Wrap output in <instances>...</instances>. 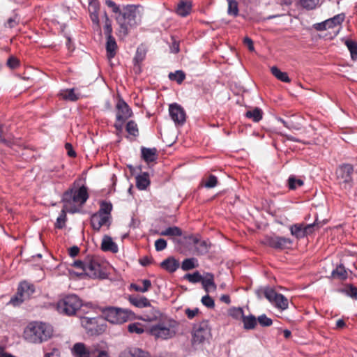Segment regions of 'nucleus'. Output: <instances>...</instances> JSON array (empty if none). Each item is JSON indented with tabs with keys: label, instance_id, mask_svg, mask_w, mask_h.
<instances>
[{
	"label": "nucleus",
	"instance_id": "1",
	"mask_svg": "<svg viewBox=\"0 0 357 357\" xmlns=\"http://www.w3.org/2000/svg\"><path fill=\"white\" fill-rule=\"evenodd\" d=\"M105 4L112 8V13L115 14L114 19L119 25L118 36L126 37L128 34L129 29L137 24L136 18L138 6L128 4L121 8L119 5L112 0H106Z\"/></svg>",
	"mask_w": 357,
	"mask_h": 357
},
{
	"label": "nucleus",
	"instance_id": "2",
	"mask_svg": "<svg viewBox=\"0 0 357 357\" xmlns=\"http://www.w3.org/2000/svg\"><path fill=\"white\" fill-rule=\"evenodd\" d=\"M89 199L88 188L85 185L77 188L74 185L66 190L62 197L64 208L69 213H75L79 211Z\"/></svg>",
	"mask_w": 357,
	"mask_h": 357
},
{
	"label": "nucleus",
	"instance_id": "3",
	"mask_svg": "<svg viewBox=\"0 0 357 357\" xmlns=\"http://www.w3.org/2000/svg\"><path fill=\"white\" fill-rule=\"evenodd\" d=\"M53 334L52 327L41 321L29 323L24 331V339L33 344H40L48 340Z\"/></svg>",
	"mask_w": 357,
	"mask_h": 357
},
{
	"label": "nucleus",
	"instance_id": "4",
	"mask_svg": "<svg viewBox=\"0 0 357 357\" xmlns=\"http://www.w3.org/2000/svg\"><path fill=\"white\" fill-rule=\"evenodd\" d=\"M77 269V275H86L91 278H105L106 273L98 258L88 257L84 260H75L71 264Z\"/></svg>",
	"mask_w": 357,
	"mask_h": 357
},
{
	"label": "nucleus",
	"instance_id": "5",
	"mask_svg": "<svg viewBox=\"0 0 357 357\" xmlns=\"http://www.w3.org/2000/svg\"><path fill=\"white\" fill-rule=\"evenodd\" d=\"M178 324L173 319H165L149 328V333L155 339L168 340L176 334V328Z\"/></svg>",
	"mask_w": 357,
	"mask_h": 357
},
{
	"label": "nucleus",
	"instance_id": "6",
	"mask_svg": "<svg viewBox=\"0 0 357 357\" xmlns=\"http://www.w3.org/2000/svg\"><path fill=\"white\" fill-rule=\"evenodd\" d=\"M102 314L104 320L114 324L125 323L134 316V313L130 310L112 306L102 308Z\"/></svg>",
	"mask_w": 357,
	"mask_h": 357
},
{
	"label": "nucleus",
	"instance_id": "7",
	"mask_svg": "<svg viewBox=\"0 0 357 357\" xmlns=\"http://www.w3.org/2000/svg\"><path fill=\"white\" fill-rule=\"evenodd\" d=\"M82 305V300L76 295H69L57 303L56 309L60 314L72 316Z\"/></svg>",
	"mask_w": 357,
	"mask_h": 357
},
{
	"label": "nucleus",
	"instance_id": "8",
	"mask_svg": "<svg viewBox=\"0 0 357 357\" xmlns=\"http://www.w3.org/2000/svg\"><path fill=\"white\" fill-rule=\"evenodd\" d=\"M81 324L91 335L101 334L107 328L103 317H82Z\"/></svg>",
	"mask_w": 357,
	"mask_h": 357
},
{
	"label": "nucleus",
	"instance_id": "9",
	"mask_svg": "<svg viewBox=\"0 0 357 357\" xmlns=\"http://www.w3.org/2000/svg\"><path fill=\"white\" fill-rule=\"evenodd\" d=\"M264 294L266 298L276 308L282 311L288 308L289 301L284 295L276 292L271 288H266Z\"/></svg>",
	"mask_w": 357,
	"mask_h": 357
},
{
	"label": "nucleus",
	"instance_id": "10",
	"mask_svg": "<svg viewBox=\"0 0 357 357\" xmlns=\"http://www.w3.org/2000/svg\"><path fill=\"white\" fill-rule=\"evenodd\" d=\"M211 335V328L207 321H203L195 325L192 333V342L200 344L207 340Z\"/></svg>",
	"mask_w": 357,
	"mask_h": 357
},
{
	"label": "nucleus",
	"instance_id": "11",
	"mask_svg": "<svg viewBox=\"0 0 357 357\" xmlns=\"http://www.w3.org/2000/svg\"><path fill=\"white\" fill-rule=\"evenodd\" d=\"M263 243L275 250H284L291 245L292 241L289 238L272 235L266 236Z\"/></svg>",
	"mask_w": 357,
	"mask_h": 357
},
{
	"label": "nucleus",
	"instance_id": "12",
	"mask_svg": "<svg viewBox=\"0 0 357 357\" xmlns=\"http://www.w3.org/2000/svg\"><path fill=\"white\" fill-rule=\"evenodd\" d=\"M98 351V346L87 347L84 343L77 342L71 348L73 357H91Z\"/></svg>",
	"mask_w": 357,
	"mask_h": 357
},
{
	"label": "nucleus",
	"instance_id": "13",
	"mask_svg": "<svg viewBox=\"0 0 357 357\" xmlns=\"http://www.w3.org/2000/svg\"><path fill=\"white\" fill-rule=\"evenodd\" d=\"M169 112L171 119L176 125L182 126L186 120V114L184 109L177 103L169 105Z\"/></svg>",
	"mask_w": 357,
	"mask_h": 357
},
{
	"label": "nucleus",
	"instance_id": "14",
	"mask_svg": "<svg viewBox=\"0 0 357 357\" xmlns=\"http://www.w3.org/2000/svg\"><path fill=\"white\" fill-rule=\"evenodd\" d=\"M116 121L125 122L132 116V110L128 105L123 100L119 99L116 105Z\"/></svg>",
	"mask_w": 357,
	"mask_h": 357
},
{
	"label": "nucleus",
	"instance_id": "15",
	"mask_svg": "<svg viewBox=\"0 0 357 357\" xmlns=\"http://www.w3.org/2000/svg\"><path fill=\"white\" fill-rule=\"evenodd\" d=\"M354 172V167L350 164H343L340 165L336 170L337 178L344 182L349 183L352 180V174Z\"/></svg>",
	"mask_w": 357,
	"mask_h": 357
},
{
	"label": "nucleus",
	"instance_id": "16",
	"mask_svg": "<svg viewBox=\"0 0 357 357\" xmlns=\"http://www.w3.org/2000/svg\"><path fill=\"white\" fill-rule=\"evenodd\" d=\"M110 218L98 213H93L91 217V225L92 228L98 231L102 226L109 227Z\"/></svg>",
	"mask_w": 357,
	"mask_h": 357
},
{
	"label": "nucleus",
	"instance_id": "17",
	"mask_svg": "<svg viewBox=\"0 0 357 357\" xmlns=\"http://www.w3.org/2000/svg\"><path fill=\"white\" fill-rule=\"evenodd\" d=\"M119 357H151L149 353L137 347H128L122 351Z\"/></svg>",
	"mask_w": 357,
	"mask_h": 357
},
{
	"label": "nucleus",
	"instance_id": "18",
	"mask_svg": "<svg viewBox=\"0 0 357 357\" xmlns=\"http://www.w3.org/2000/svg\"><path fill=\"white\" fill-rule=\"evenodd\" d=\"M0 143L11 146L14 144V137L13 135L8 132V127L0 124Z\"/></svg>",
	"mask_w": 357,
	"mask_h": 357
},
{
	"label": "nucleus",
	"instance_id": "19",
	"mask_svg": "<svg viewBox=\"0 0 357 357\" xmlns=\"http://www.w3.org/2000/svg\"><path fill=\"white\" fill-rule=\"evenodd\" d=\"M202 284L206 293L211 291H214L217 289V285L214 282V275L211 273H206L204 274Z\"/></svg>",
	"mask_w": 357,
	"mask_h": 357
},
{
	"label": "nucleus",
	"instance_id": "20",
	"mask_svg": "<svg viewBox=\"0 0 357 357\" xmlns=\"http://www.w3.org/2000/svg\"><path fill=\"white\" fill-rule=\"evenodd\" d=\"M128 301L132 305L139 308L151 306L149 300L145 296L130 295L128 297Z\"/></svg>",
	"mask_w": 357,
	"mask_h": 357
},
{
	"label": "nucleus",
	"instance_id": "21",
	"mask_svg": "<svg viewBox=\"0 0 357 357\" xmlns=\"http://www.w3.org/2000/svg\"><path fill=\"white\" fill-rule=\"evenodd\" d=\"M101 249L105 252H112L116 253L119 250L117 245L113 241L109 236H105L102 240Z\"/></svg>",
	"mask_w": 357,
	"mask_h": 357
},
{
	"label": "nucleus",
	"instance_id": "22",
	"mask_svg": "<svg viewBox=\"0 0 357 357\" xmlns=\"http://www.w3.org/2000/svg\"><path fill=\"white\" fill-rule=\"evenodd\" d=\"M179 266L178 261L174 257H168L160 263V267L169 273H174Z\"/></svg>",
	"mask_w": 357,
	"mask_h": 357
},
{
	"label": "nucleus",
	"instance_id": "23",
	"mask_svg": "<svg viewBox=\"0 0 357 357\" xmlns=\"http://www.w3.org/2000/svg\"><path fill=\"white\" fill-rule=\"evenodd\" d=\"M142 157L147 162H153L157 159V149L155 148L141 149Z\"/></svg>",
	"mask_w": 357,
	"mask_h": 357
},
{
	"label": "nucleus",
	"instance_id": "24",
	"mask_svg": "<svg viewBox=\"0 0 357 357\" xmlns=\"http://www.w3.org/2000/svg\"><path fill=\"white\" fill-rule=\"evenodd\" d=\"M192 4L190 1H181L176 7V13L181 16L186 17L190 13Z\"/></svg>",
	"mask_w": 357,
	"mask_h": 357
},
{
	"label": "nucleus",
	"instance_id": "25",
	"mask_svg": "<svg viewBox=\"0 0 357 357\" xmlns=\"http://www.w3.org/2000/svg\"><path fill=\"white\" fill-rule=\"evenodd\" d=\"M150 185L149 175L144 172L136 176V186L139 190H144Z\"/></svg>",
	"mask_w": 357,
	"mask_h": 357
},
{
	"label": "nucleus",
	"instance_id": "26",
	"mask_svg": "<svg viewBox=\"0 0 357 357\" xmlns=\"http://www.w3.org/2000/svg\"><path fill=\"white\" fill-rule=\"evenodd\" d=\"M118 46L116 42L115 38H107L106 42V52H107V56L108 59H111L114 58L116 54Z\"/></svg>",
	"mask_w": 357,
	"mask_h": 357
},
{
	"label": "nucleus",
	"instance_id": "27",
	"mask_svg": "<svg viewBox=\"0 0 357 357\" xmlns=\"http://www.w3.org/2000/svg\"><path fill=\"white\" fill-rule=\"evenodd\" d=\"M18 289L26 298H29L35 291L34 286L26 281L21 282Z\"/></svg>",
	"mask_w": 357,
	"mask_h": 357
},
{
	"label": "nucleus",
	"instance_id": "28",
	"mask_svg": "<svg viewBox=\"0 0 357 357\" xmlns=\"http://www.w3.org/2000/svg\"><path fill=\"white\" fill-rule=\"evenodd\" d=\"M246 118L252 119L254 122L257 123L262 119L263 111L259 107H255L252 110H248L245 114Z\"/></svg>",
	"mask_w": 357,
	"mask_h": 357
},
{
	"label": "nucleus",
	"instance_id": "29",
	"mask_svg": "<svg viewBox=\"0 0 357 357\" xmlns=\"http://www.w3.org/2000/svg\"><path fill=\"white\" fill-rule=\"evenodd\" d=\"M241 320L243 324V328L245 330H252L257 324V319L252 314L248 316L244 315Z\"/></svg>",
	"mask_w": 357,
	"mask_h": 357
},
{
	"label": "nucleus",
	"instance_id": "30",
	"mask_svg": "<svg viewBox=\"0 0 357 357\" xmlns=\"http://www.w3.org/2000/svg\"><path fill=\"white\" fill-rule=\"evenodd\" d=\"M59 96L62 99L70 101H76L79 98V95L75 93L74 89L61 90Z\"/></svg>",
	"mask_w": 357,
	"mask_h": 357
},
{
	"label": "nucleus",
	"instance_id": "31",
	"mask_svg": "<svg viewBox=\"0 0 357 357\" xmlns=\"http://www.w3.org/2000/svg\"><path fill=\"white\" fill-rule=\"evenodd\" d=\"M142 286L137 284L132 283L130 285V289L136 291L144 293L148 291L151 287V282L149 280L145 279L142 280Z\"/></svg>",
	"mask_w": 357,
	"mask_h": 357
},
{
	"label": "nucleus",
	"instance_id": "32",
	"mask_svg": "<svg viewBox=\"0 0 357 357\" xmlns=\"http://www.w3.org/2000/svg\"><path fill=\"white\" fill-rule=\"evenodd\" d=\"M271 73L280 81L289 83L291 79H289L288 74L286 72H282L278 67L273 66L271 68Z\"/></svg>",
	"mask_w": 357,
	"mask_h": 357
},
{
	"label": "nucleus",
	"instance_id": "33",
	"mask_svg": "<svg viewBox=\"0 0 357 357\" xmlns=\"http://www.w3.org/2000/svg\"><path fill=\"white\" fill-rule=\"evenodd\" d=\"M291 234L296 238H302L305 236L304 224H295L290 227Z\"/></svg>",
	"mask_w": 357,
	"mask_h": 357
},
{
	"label": "nucleus",
	"instance_id": "34",
	"mask_svg": "<svg viewBox=\"0 0 357 357\" xmlns=\"http://www.w3.org/2000/svg\"><path fill=\"white\" fill-rule=\"evenodd\" d=\"M195 253L198 255H202L208 252L209 243L206 241H201L198 238V242L195 244Z\"/></svg>",
	"mask_w": 357,
	"mask_h": 357
},
{
	"label": "nucleus",
	"instance_id": "35",
	"mask_svg": "<svg viewBox=\"0 0 357 357\" xmlns=\"http://www.w3.org/2000/svg\"><path fill=\"white\" fill-rule=\"evenodd\" d=\"M112 211V204L110 202L102 201L100 205V209L97 212L101 215H103L109 218H112L111 212Z\"/></svg>",
	"mask_w": 357,
	"mask_h": 357
},
{
	"label": "nucleus",
	"instance_id": "36",
	"mask_svg": "<svg viewBox=\"0 0 357 357\" xmlns=\"http://www.w3.org/2000/svg\"><path fill=\"white\" fill-rule=\"evenodd\" d=\"M182 234V230L176 226L167 227L160 233L165 236H181Z\"/></svg>",
	"mask_w": 357,
	"mask_h": 357
},
{
	"label": "nucleus",
	"instance_id": "37",
	"mask_svg": "<svg viewBox=\"0 0 357 357\" xmlns=\"http://www.w3.org/2000/svg\"><path fill=\"white\" fill-rule=\"evenodd\" d=\"M344 18H345L344 14L341 13V14L336 15L333 17L328 19L326 21V22H328L327 23L328 27H329V29H332V28L336 26L337 25L341 24L344 22Z\"/></svg>",
	"mask_w": 357,
	"mask_h": 357
},
{
	"label": "nucleus",
	"instance_id": "38",
	"mask_svg": "<svg viewBox=\"0 0 357 357\" xmlns=\"http://www.w3.org/2000/svg\"><path fill=\"white\" fill-rule=\"evenodd\" d=\"M198 266L197 260L195 258H188L183 261L181 268L183 271H189Z\"/></svg>",
	"mask_w": 357,
	"mask_h": 357
},
{
	"label": "nucleus",
	"instance_id": "39",
	"mask_svg": "<svg viewBox=\"0 0 357 357\" xmlns=\"http://www.w3.org/2000/svg\"><path fill=\"white\" fill-rule=\"evenodd\" d=\"M104 33L107 38H113L112 36V21L109 18L107 14L105 13V25H104Z\"/></svg>",
	"mask_w": 357,
	"mask_h": 357
},
{
	"label": "nucleus",
	"instance_id": "40",
	"mask_svg": "<svg viewBox=\"0 0 357 357\" xmlns=\"http://www.w3.org/2000/svg\"><path fill=\"white\" fill-rule=\"evenodd\" d=\"M298 3L303 8L310 10L317 6L319 3V0H298Z\"/></svg>",
	"mask_w": 357,
	"mask_h": 357
},
{
	"label": "nucleus",
	"instance_id": "41",
	"mask_svg": "<svg viewBox=\"0 0 357 357\" xmlns=\"http://www.w3.org/2000/svg\"><path fill=\"white\" fill-rule=\"evenodd\" d=\"M332 275L333 278L344 280L347 278V272L342 265H339L335 270L332 271Z\"/></svg>",
	"mask_w": 357,
	"mask_h": 357
},
{
	"label": "nucleus",
	"instance_id": "42",
	"mask_svg": "<svg viewBox=\"0 0 357 357\" xmlns=\"http://www.w3.org/2000/svg\"><path fill=\"white\" fill-rule=\"evenodd\" d=\"M26 299H27L26 297H25L17 288V294L10 298L9 303L13 306H17L22 303Z\"/></svg>",
	"mask_w": 357,
	"mask_h": 357
},
{
	"label": "nucleus",
	"instance_id": "43",
	"mask_svg": "<svg viewBox=\"0 0 357 357\" xmlns=\"http://www.w3.org/2000/svg\"><path fill=\"white\" fill-rule=\"evenodd\" d=\"M66 208H63L61 211L59 216L56 219V222L55 223V227L57 229H63L66 225Z\"/></svg>",
	"mask_w": 357,
	"mask_h": 357
},
{
	"label": "nucleus",
	"instance_id": "44",
	"mask_svg": "<svg viewBox=\"0 0 357 357\" xmlns=\"http://www.w3.org/2000/svg\"><path fill=\"white\" fill-rule=\"evenodd\" d=\"M170 80L176 81L178 84H181L185 78V74L182 70H176L174 73L169 74Z\"/></svg>",
	"mask_w": 357,
	"mask_h": 357
},
{
	"label": "nucleus",
	"instance_id": "45",
	"mask_svg": "<svg viewBox=\"0 0 357 357\" xmlns=\"http://www.w3.org/2000/svg\"><path fill=\"white\" fill-rule=\"evenodd\" d=\"M184 278L191 283H197L202 282L204 277L198 271H196L193 273L185 274Z\"/></svg>",
	"mask_w": 357,
	"mask_h": 357
},
{
	"label": "nucleus",
	"instance_id": "46",
	"mask_svg": "<svg viewBox=\"0 0 357 357\" xmlns=\"http://www.w3.org/2000/svg\"><path fill=\"white\" fill-rule=\"evenodd\" d=\"M345 45L350 52L352 60H356L357 58V43L353 40H347Z\"/></svg>",
	"mask_w": 357,
	"mask_h": 357
},
{
	"label": "nucleus",
	"instance_id": "47",
	"mask_svg": "<svg viewBox=\"0 0 357 357\" xmlns=\"http://www.w3.org/2000/svg\"><path fill=\"white\" fill-rule=\"evenodd\" d=\"M228 10L227 13L229 15L237 16L238 15V6L236 0H227Z\"/></svg>",
	"mask_w": 357,
	"mask_h": 357
},
{
	"label": "nucleus",
	"instance_id": "48",
	"mask_svg": "<svg viewBox=\"0 0 357 357\" xmlns=\"http://www.w3.org/2000/svg\"><path fill=\"white\" fill-rule=\"evenodd\" d=\"M126 131L135 137L139 135V130L137 123L134 121H130L126 125Z\"/></svg>",
	"mask_w": 357,
	"mask_h": 357
},
{
	"label": "nucleus",
	"instance_id": "49",
	"mask_svg": "<svg viewBox=\"0 0 357 357\" xmlns=\"http://www.w3.org/2000/svg\"><path fill=\"white\" fill-rule=\"evenodd\" d=\"M90 18L93 22V28L94 30L101 33L100 26V21H99V15L98 13H89Z\"/></svg>",
	"mask_w": 357,
	"mask_h": 357
},
{
	"label": "nucleus",
	"instance_id": "50",
	"mask_svg": "<svg viewBox=\"0 0 357 357\" xmlns=\"http://www.w3.org/2000/svg\"><path fill=\"white\" fill-rule=\"evenodd\" d=\"M229 314L236 319H241L245 315L241 307H233L229 310Z\"/></svg>",
	"mask_w": 357,
	"mask_h": 357
},
{
	"label": "nucleus",
	"instance_id": "51",
	"mask_svg": "<svg viewBox=\"0 0 357 357\" xmlns=\"http://www.w3.org/2000/svg\"><path fill=\"white\" fill-rule=\"evenodd\" d=\"M128 330L130 333H135L137 334H142L144 331V328L142 326V324L139 323H133L129 324L128 326Z\"/></svg>",
	"mask_w": 357,
	"mask_h": 357
},
{
	"label": "nucleus",
	"instance_id": "52",
	"mask_svg": "<svg viewBox=\"0 0 357 357\" xmlns=\"http://www.w3.org/2000/svg\"><path fill=\"white\" fill-rule=\"evenodd\" d=\"M257 321H258L259 324L263 327L270 326L273 324L272 319L264 314L259 316Z\"/></svg>",
	"mask_w": 357,
	"mask_h": 357
},
{
	"label": "nucleus",
	"instance_id": "53",
	"mask_svg": "<svg viewBox=\"0 0 357 357\" xmlns=\"http://www.w3.org/2000/svg\"><path fill=\"white\" fill-rule=\"evenodd\" d=\"M303 185V181L301 179H296L294 177H289L288 179V186L291 190H294L297 186H301Z\"/></svg>",
	"mask_w": 357,
	"mask_h": 357
},
{
	"label": "nucleus",
	"instance_id": "54",
	"mask_svg": "<svg viewBox=\"0 0 357 357\" xmlns=\"http://www.w3.org/2000/svg\"><path fill=\"white\" fill-rule=\"evenodd\" d=\"M218 179L217 177L213 174H211L207 180L205 181L204 186L207 188H212L217 185Z\"/></svg>",
	"mask_w": 357,
	"mask_h": 357
},
{
	"label": "nucleus",
	"instance_id": "55",
	"mask_svg": "<svg viewBox=\"0 0 357 357\" xmlns=\"http://www.w3.org/2000/svg\"><path fill=\"white\" fill-rule=\"evenodd\" d=\"M202 303L208 308H213L215 307L214 300L208 294L202 297Z\"/></svg>",
	"mask_w": 357,
	"mask_h": 357
},
{
	"label": "nucleus",
	"instance_id": "56",
	"mask_svg": "<svg viewBox=\"0 0 357 357\" xmlns=\"http://www.w3.org/2000/svg\"><path fill=\"white\" fill-rule=\"evenodd\" d=\"M167 243L164 238H159L155 241V248L157 251H162L167 248Z\"/></svg>",
	"mask_w": 357,
	"mask_h": 357
},
{
	"label": "nucleus",
	"instance_id": "57",
	"mask_svg": "<svg viewBox=\"0 0 357 357\" xmlns=\"http://www.w3.org/2000/svg\"><path fill=\"white\" fill-rule=\"evenodd\" d=\"M100 4L97 0H89V13H98Z\"/></svg>",
	"mask_w": 357,
	"mask_h": 357
},
{
	"label": "nucleus",
	"instance_id": "58",
	"mask_svg": "<svg viewBox=\"0 0 357 357\" xmlns=\"http://www.w3.org/2000/svg\"><path fill=\"white\" fill-rule=\"evenodd\" d=\"M7 66L11 69H15L20 66V61L14 56H10L7 60Z\"/></svg>",
	"mask_w": 357,
	"mask_h": 357
},
{
	"label": "nucleus",
	"instance_id": "59",
	"mask_svg": "<svg viewBox=\"0 0 357 357\" xmlns=\"http://www.w3.org/2000/svg\"><path fill=\"white\" fill-rule=\"evenodd\" d=\"M317 225V220H316L313 223L304 225V231L305 234V236L313 233L314 230V227Z\"/></svg>",
	"mask_w": 357,
	"mask_h": 357
},
{
	"label": "nucleus",
	"instance_id": "60",
	"mask_svg": "<svg viewBox=\"0 0 357 357\" xmlns=\"http://www.w3.org/2000/svg\"><path fill=\"white\" fill-rule=\"evenodd\" d=\"M199 312V310L198 308L195 309H190L187 308L185 310V313L188 319H193L198 313Z\"/></svg>",
	"mask_w": 357,
	"mask_h": 357
},
{
	"label": "nucleus",
	"instance_id": "61",
	"mask_svg": "<svg viewBox=\"0 0 357 357\" xmlns=\"http://www.w3.org/2000/svg\"><path fill=\"white\" fill-rule=\"evenodd\" d=\"M346 291L348 296L357 300V287L351 285Z\"/></svg>",
	"mask_w": 357,
	"mask_h": 357
},
{
	"label": "nucleus",
	"instance_id": "62",
	"mask_svg": "<svg viewBox=\"0 0 357 357\" xmlns=\"http://www.w3.org/2000/svg\"><path fill=\"white\" fill-rule=\"evenodd\" d=\"M184 238L186 241L187 243H188L189 245H195V244H196L198 242L199 237L197 236L188 235L185 236Z\"/></svg>",
	"mask_w": 357,
	"mask_h": 357
},
{
	"label": "nucleus",
	"instance_id": "63",
	"mask_svg": "<svg viewBox=\"0 0 357 357\" xmlns=\"http://www.w3.org/2000/svg\"><path fill=\"white\" fill-rule=\"evenodd\" d=\"M327 23L328 22H326V21L325 20V21H324L322 22L314 24V28L317 31H324V30H326V29H329V27H328Z\"/></svg>",
	"mask_w": 357,
	"mask_h": 357
},
{
	"label": "nucleus",
	"instance_id": "64",
	"mask_svg": "<svg viewBox=\"0 0 357 357\" xmlns=\"http://www.w3.org/2000/svg\"><path fill=\"white\" fill-rule=\"evenodd\" d=\"M60 351L57 348H53L50 352L45 354V357H59Z\"/></svg>",
	"mask_w": 357,
	"mask_h": 357
}]
</instances>
